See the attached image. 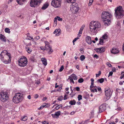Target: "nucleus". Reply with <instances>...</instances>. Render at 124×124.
Masks as SVG:
<instances>
[{"mask_svg": "<svg viewBox=\"0 0 124 124\" xmlns=\"http://www.w3.org/2000/svg\"><path fill=\"white\" fill-rule=\"evenodd\" d=\"M89 30L93 35H96L99 29L100 28L101 25L100 23L97 21H92L90 23Z\"/></svg>", "mask_w": 124, "mask_h": 124, "instance_id": "1", "label": "nucleus"}, {"mask_svg": "<svg viewBox=\"0 0 124 124\" xmlns=\"http://www.w3.org/2000/svg\"><path fill=\"white\" fill-rule=\"evenodd\" d=\"M112 16L111 13L108 12H103L101 15V18L105 22L106 25L107 24V25H109L110 24Z\"/></svg>", "mask_w": 124, "mask_h": 124, "instance_id": "2", "label": "nucleus"}, {"mask_svg": "<svg viewBox=\"0 0 124 124\" xmlns=\"http://www.w3.org/2000/svg\"><path fill=\"white\" fill-rule=\"evenodd\" d=\"M115 15L117 19H121L124 16V10L122 6H119L115 9Z\"/></svg>", "mask_w": 124, "mask_h": 124, "instance_id": "3", "label": "nucleus"}, {"mask_svg": "<svg viewBox=\"0 0 124 124\" xmlns=\"http://www.w3.org/2000/svg\"><path fill=\"white\" fill-rule=\"evenodd\" d=\"M23 96V94L21 93H16L13 98V102L16 103H19L22 100Z\"/></svg>", "mask_w": 124, "mask_h": 124, "instance_id": "4", "label": "nucleus"}, {"mask_svg": "<svg viewBox=\"0 0 124 124\" xmlns=\"http://www.w3.org/2000/svg\"><path fill=\"white\" fill-rule=\"evenodd\" d=\"M9 99V95L7 92H0V100L3 102H5Z\"/></svg>", "mask_w": 124, "mask_h": 124, "instance_id": "5", "label": "nucleus"}, {"mask_svg": "<svg viewBox=\"0 0 124 124\" xmlns=\"http://www.w3.org/2000/svg\"><path fill=\"white\" fill-rule=\"evenodd\" d=\"M62 2V0H53L52 1L51 5L55 8H59L61 6Z\"/></svg>", "mask_w": 124, "mask_h": 124, "instance_id": "6", "label": "nucleus"}, {"mask_svg": "<svg viewBox=\"0 0 124 124\" xmlns=\"http://www.w3.org/2000/svg\"><path fill=\"white\" fill-rule=\"evenodd\" d=\"M18 61L19 65L20 66L24 67L27 65V60L25 57H23L20 58Z\"/></svg>", "mask_w": 124, "mask_h": 124, "instance_id": "7", "label": "nucleus"}, {"mask_svg": "<svg viewBox=\"0 0 124 124\" xmlns=\"http://www.w3.org/2000/svg\"><path fill=\"white\" fill-rule=\"evenodd\" d=\"M71 5L70 10L73 13H76L78 12L79 9V8L78 4L74 3Z\"/></svg>", "mask_w": 124, "mask_h": 124, "instance_id": "8", "label": "nucleus"}, {"mask_svg": "<svg viewBox=\"0 0 124 124\" xmlns=\"http://www.w3.org/2000/svg\"><path fill=\"white\" fill-rule=\"evenodd\" d=\"M43 0H31L30 3L31 7H35L36 6L39 5Z\"/></svg>", "mask_w": 124, "mask_h": 124, "instance_id": "9", "label": "nucleus"}, {"mask_svg": "<svg viewBox=\"0 0 124 124\" xmlns=\"http://www.w3.org/2000/svg\"><path fill=\"white\" fill-rule=\"evenodd\" d=\"M105 94L108 99L111 97L112 94V92L110 91V88L108 87H106L105 89Z\"/></svg>", "mask_w": 124, "mask_h": 124, "instance_id": "10", "label": "nucleus"}, {"mask_svg": "<svg viewBox=\"0 0 124 124\" xmlns=\"http://www.w3.org/2000/svg\"><path fill=\"white\" fill-rule=\"evenodd\" d=\"M7 55L9 57V58H10V54L7 52V51L6 50H4L0 54V58L1 59H3L4 56Z\"/></svg>", "mask_w": 124, "mask_h": 124, "instance_id": "11", "label": "nucleus"}, {"mask_svg": "<svg viewBox=\"0 0 124 124\" xmlns=\"http://www.w3.org/2000/svg\"><path fill=\"white\" fill-rule=\"evenodd\" d=\"M45 50L48 52V54H51V53L53 52V50L52 49L51 47L50 46V45H49V46H45Z\"/></svg>", "mask_w": 124, "mask_h": 124, "instance_id": "12", "label": "nucleus"}, {"mask_svg": "<svg viewBox=\"0 0 124 124\" xmlns=\"http://www.w3.org/2000/svg\"><path fill=\"white\" fill-rule=\"evenodd\" d=\"M61 113L60 111H58L55 112L54 114H52L51 115L53 117L57 118L60 115Z\"/></svg>", "mask_w": 124, "mask_h": 124, "instance_id": "13", "label": "nucleus"}, {"mask_svg": "<svg viewBox=\"0 0 124 124\" xmlns=\"http://www.w3.org/2000/svg\"><path fill=\"white\" fill-rule=\"evenodd\" d=\"M106 107L104 104L101 105L99 107V111L100 113H101L104 111L106 109Z\"/></svg>", "mask_w": 124, "mask_h": 124, "instance_id": "14", "label": "nucleus"}, {"mask_svg": "<svg viewBox=\"0 0 124 124\" xmlns=\"http://www.w3.org/2000/svg\"><path fill=\"white\" fill-rule=\"evenodd\" d=\"M86 42L89 44H91L92 43V41L91 37L90 36H87L85 38Z\"/></svg>", "mask_w": 124, "mask_h": 124, "instance_id": "15", "label": "nucleus"}, {"mask_svg": "<svg viewBox=\"0 0 124 124\" xmlns=\"http://www.w3.org/2000/svg\"><path fill=\"white\" fill-rule=\"evenodd\" d=\"M111 52L112 53L115 54L118 53L119 52V51L117 49L113 48L111 50Z\"/></svg>", "mask_w": 124, "mask_h": 124, "instance_id": "16", "label": "nucleus"}, {"mask_svg": "<svg viewBox=\"0 0 124 124\" xmlns=\"http://www.w3.org/2000/svg\"><path fill=\"white\" fill-rule=\"evenodd\" d=\"M41 60L42 61L43 64L45 66H46L47 64V60L46 58H42L41 59Z\"/></svg>", "mask_w": 124, "mask_h": 124, "instance_id": "17", "label": "nucleus"}, {"mask_svg": "<svg viewBox=\"0 0 124 124\" xmlns=\"http://www.w3.org/2000/svg\"><path fill=\"white\" fill-rule=\"evenodd\" d=\"M0 39L5 42H6V38L1 34H0Z\"/></svg>", "mask_w": 124, "mask_h": 124, "instance_id": "18", "label": "nucleus"}, {"mask_svg": "<svg viewBox=\"0 0 124 124\" xmlns=\"http://www.w3.org/2000/svg\"><path fill=\"white\" fill-rule=\"evenodd\" d=\"M49 6V4L47 3H46L44 4L41 8L42 9L45 10Z\"/></svg>", "mask_w": 124, "mask_h": 124, "instance_id": "19", "label": "nucleus"}, {"mask_svg": "<svg viewBox=\"0 0 124 124\" xmlns=\"http://www.w3.org/2000/svg\"><path fill=\"white\" fill-rule=\"evenodd\" d=\"M69 77H70V78H72L74 80H77L78 78L77 77L76 75L74 74H72Z\"/></svg>", "mask_w": 124, "mask_h": 124, "instance_id": "20", "label": "nucleus"}, {"mask_svg": "<svg viewBox=\"0 0 124 124\" xmlns=\"http://www.w3.org/2000/svg\"><path fill=\"white\" fill-rule=\"evenodd\" d=\"M1 60L2 62L5 64H7L8 63L10 62H11V60L10 59V58L9 59L8 61L6 60H4L3 59H1Z\"/></svg>", "mask_w": 124, "mask_h": 124, "instance_id": "21", "label": "nucleus"}, {"mask_svg": "<svg viewBox=\"0 0 124 124\" xmlns=\"http://www.w3.org/2000/svg\"><path fill=\"white\" fill-rule=\"evenodd\" d=\"M97 87L96 86H94V87L92 89H91V92H92L94 93L95 92H97Z\"/></svg>", "mask_w": 124, "mask_h": 124, "instance_id": "22", "label": "nucleus"}, {"mask_svg": "<svg viewBox=\"0 0 124 124\" xmlns=\"http://www.w3.org/2000/svg\"><path fill=\"white\" fill-rule=\"evenodd\" d=\"M108 37V35L106 33H105L104 34V35L102 36V37H101V39H102L104 40L106 39H107Z\"/></svg>", "mask_w": 124, "mask_h": 124, "instance_id": "23", "label": "nucleus"}, {"mask_svg": "<svg viewBox=\"0 0 124 124\" xmlns=\"http://www.w3.org/2000/svg\"><path fill=\"white\" fill-rule=\"evenodd\" d=\"M26 0H16L17 3L19 4H23V2L25 1Z\"/></svg>", "mask_w": 124, "mask_h": 124, "instance_id": "24", "label": "nucleus"}, {"mask_svg": "<svg viewBox=\"0 0 124 124\" xmlns=\"http://www.w3.org/2000/svg\"><path fill=\"white\" fill-rule=\"evenodd\" d=\"M76 102L74 100L70 101L69 102L70 104L71 105H74L75 104Z\"/></svg>", "mask_w": 124, "mask_h": 124, "instance_id": "25", "label": "nucleus"}, {"mask_svg": "<svg viewBox=\"0 0 124 124\" xmlns=\"http://www.w3.org/2000/svg\"><path fill=\"white\" fill-rule=\"evenodd\" d=\"M5 31L7 33H10V29L8 28H5Z\"/></svg>", "mask_w": 124, "mask_h": 124, "instance_id": "26", "label": "nucleus"}, {"mask_svg": "<svg viewBox=\"0 0 124 124\" xmlns=\"http://www.w3.org/2000/svg\"><path fill=\"white\" fill-rule=\"evenodd\" d=\"M44 106V107L47 108L49 107L50 106V104L47 103L43 104Z\"/></svg>", "mask_w": 124, "mask_h": 124, "instance_id": "27", "label": "nucleus"}, {"mask_svg": "<svg viewBox=\"0 0 124 124\" xmlns=\"http://www.w3.org/2000/svg\"><path fill=\"white\" fill-rule=\"evenodd\" d=\"M68 3H73L75 2L76 0H65Z\"/></svg>", "mask_w": 124, "mask_h": 124, "instance_id": "28", "label": "nucleus"}, {"mask_svg": "<svg viewBox=\"0 0 124 124\" xmlns=\"http://www.w3.org/2000/svg\"><path fill=\"white\" fill-rule=\"evenodd\" d=\"M28 119L27 117L26 116H24L21 119V120L23 121H25L26 120Z\"/></svg>", "mask_w": 124, "mask_h": 124, "instance_id": "29", "label": "nucleus"}, {"mask_svg": "<svg viewBox=\"0 0 124 124\" xmlns=\"http://www.w3.org/2000/svg\"><path fill=\"white\" fill-rule=\"evenodd\" d=\"M100 48L101 50L100 52L101 53H102L105 51V48L104 47H102Z\"/></svg>", "mask_w": 124, "mask_h": 124, "instance_id": "30", "label": "nucleus"}, {"mask_svg": "<svg viewBox=\"0 0 124 124\" xmlns=\"http://www.w3.org/2000/svg\"><path fill=\"white\" fill-rule=\"evenodd\" d=\"M26 50L27 52L28 53H30L31 51V50L30 49L29 47H27L26 48Z\"/></svg>", "mask_w": 124, "mask_h": 124, "instance_id": "31", "label": "nucleus"}, {"mask_svg": "<svg viewBox=\"0 0 124 124\" xmlns=\"http://www.w3.org/2000/svg\"><path fill=\"white\" fill-rule=\"evenodd\" d=\"M104 79L102 78L99 79L98 80V82H99L100 83H102L104 82Z\"/></svg>", "mask_w": 124, "mask_h": 124, "instance_id": "32", "label": "nucleus"}, {"mask_svg": "<svg viewBox=\"0 0 124 124\" xmlns=\"http://www.w3.org/2000/svg\"><path fill=\"white\" fill-rule=\"evenodd\" d=\"M104 40L102 39H101V38H100V41L99 44L101 45H102L104 43Z\"/></svg>", "mask_w": 124, "mask_h": 124, "instance_id": "33", "label": "nucleus"}, {"mask_svg": "<svg viewBox=\"0 0 124 124\" xmlns=\"http://www.w3.org/2000/svg\"><path fill=\"white\" fill-rule=\"evenodd\" d=\"M62 105L60 104L59 105H58L55 108V109L56 110L59 109L60 107H62Z\"/></svg>", "mask_w": 124, "mask_h": 124, "instance_id": "34", "label": "nucleus"}, {"mask_svg": "<svg viewBox=\"0 0 124 124\" xmlns=\"http://www.w3.org/2000/svg\"><path fill=\"white\" fill-rule=\"evenodd\" d=\"M80 60L81 61H83L85 58V56L83 55H81L80 56Z\"/></svg>", "mask_w": 124, "mask_h": 124, "instance_id": "35", "label": "nucleus"}, {"mask_svg": "<svg viewBox=\"0 0 124 124\" xmlns=\"http://www.w3.org/2000/svg\"><path fill=\"white\" fill-rule=\"evenodd\" d=\"M68 79H70V82L72 83L73 84L74 83V82L73 80V79L72 78H70V77H69Z\"/></svg>", "mask_w": 124, "mask_h": 124, "instance_id": "36", "label": "nucleus"}, {"mask_svg": "<svg viewBox=\"0 0 124 124\" xmlns=\"http://www.w3.org/2000/svg\"><path fill=\"white\" fill-rule=\"evenodd\" d=\"M63 99V97L62 96H60L58 97L57 100L60 101H61Z\"/></svg>", "mask_w": 124, "mask_h": 124, "instance_id": "37", "label": "nucleus"}, {"mask_svg": "<svg viewBox=\"0 0 124 124\" xmlns=\"http://www.w3.org/2000/svg\"><path fill=\"white\" fill-rule=\"evenodd\" d=\"M78 101L81 100L82 99V96L81 95H79L78 96Z\"/></svg>", "mask_w": 124, "mask_h": 124, "instance_id": "38", "label": "nucleus"}, {"mask_svg": "<svg viewBox=\"0 0 124 124\" xmlns=\"http://www.w3.org/2000/svg\"><path fill=\"white\" fill-rule=\"evenodd\" d=\"M84 81V80L82 78H80L79 79L78 81V83H81L83 82Z\"/></svg>", "mask_w": 124, "mask_h": 124, "instance_id": "39", "label": "nucleus"}, {"mask_svg": "<svg viewBox=\"0 0 124 124\" xmlns=\"http://www.w3.org/2000/svg\"><path fill=\"white\" fill-rule=\"evenodd\" d=\"M27 39H29V40H31V39H32V41H33L34 40L33 38V37H31L30 36H27Z\"/></svg>", "mask_w": 124, "mask_h": 124, "instance_id": "40", "label": "nucleus"}, {"mask_svg": "<svg viewBox=\"0 0 124 124\" xmlns=\"http://www.w3.org/2000/svg\"><path fill=\"white\" fill-rule=\"evenodd\" d=\"M64 69V67H63V66L62 65L61 67L60 68V69L59 71L60 72H61Z\"/></svg>", "mask_w": 124, "mask_h": 124, "instance_id": "41", "label": "nucleus"}, {"mask_svg": "<svg viewBox=\"0 0 124 124\" xmlns=\"http://www.w3.org/2000/svg\"><path fill=\"white\" fill-rule=\"evenodd\" d=\"M101 72L100 71H99L98 72V74H96V77H98L100 76V75L101 74Z\"/></svg>", "mask_w": 124, "mask_h": 124, "instance_id": "42", "label": "nucleus"}, {"mask_svg": "<svg viewBox=\"0 0 124 124\" xmlns=\"http://www.w3.org/2000/svg\"><path fill=\"white\" fill-rule=\"evenodd\" d=\"M95 50H96V52H97L98 53H101L100 52L101 50H100V48L96 49Z\"/></svg>", "mask_w": 124, "mask_h": 124, "instance_id": "43", "label": "nucleus"}, {"mask_svg": "<svg viewBox=\"0 0 124 124\" xmlns=\"http://www.w3.org/2000/svg\"><path fill=\"white\" fill-rule=\"evenodd\" d=\"M45 46H49V42H48L47 41H45Z\"/></svg>", "mask_w": 124, "mask_h": 124, "instance_id": "44", "label": "nucleus"}, {"mask_svg": "<svg viewBox=\"0 0 124 124\" xmlns=\"http://www.w3.org/2000/svg\"><path fill=\"white\" fill-rule=\"evenodd\" d=\"M82 33V31H80L79 30L78 33V36L79 37H80L81 36V35L80 34H81Z\"/></svg>", "mask_w": 124, "mask_h": 124, "instance_id": "45", "label": "nucleus"}, {"mask_svg": "<svg viewBox=\"0 0 124 124\" xmlns=\"http://www.w3.org/2000/svg\"><path fill=\"white\" fill-rule=\"evenodd\" d=\"M78 37L75 38L73 41V42L74 45H75L74 42H75L76 40H77L78 39Z\"/></svg>", "mask_w": 124, "mask_h": 124, "instance_id": "46", "label": "nucleus"}, {"mask_svg": "<svg viewBox=\"0 0 124 124\" xmlns=\"http://www.w3.org/2000/svg\"><path fill=\"white\" fill-rule=\"evenodd\" d=\"M44 105L43 104V105H41L40 107L39 108H38V109L39 110H40L41 109H42L44 108Z\"/></svg>", "mask_w": 124, "mask_h": 124, "instance_id": "47", "label": "nucleus"}, {"mask_svg": "<svg viewBox=\"0 0 124 124\" xmlns=\"http://www.w3.org/2000/svg\"><path fill=\"white\" fill-rule=\"evenodd\" d=\"M40 39V37L39 36H37L35 37L34 38V39L36 40H37L38 39Z\"/></svg>", "mask_w": 124, "mask_h": 124, "instance_id": "48", "label": "nucleus"}, {"mask_svg": "<svg viewBox=\"0 0 124 124\" xmlns=\"http://www.w3.org/2000/svg\"><path fill=\"white\" fill-rule=\"evenodd\" d=\"M93 0H90L89 3L88 4V5L89 6L91 5L92 4Z\"/></svg>", "mask_w": 124, "mask_h": 124, "instance_id": "49", "label": "nucleus"}, {"mask_svg": "<svg viewBox=\"0 0 124 124\" xmlns=\"http://www.w3.org/2000/svg\"><path fill=\"white\" fill-rule=\"evenodd\" d=\"M61 34V31H58L57 33L55 35L56 36H59Z\"/></svg>", "mask_w": 124, "mask_h": 124, "instance_id": "50", "label": "nucleus"}, {"mask_svg": "<svg viewBox=\"0 0 124 124\" xmlns=\"http://www.w3.org/2000/svg\"><path fill=\"white\" fill-rule=\"evenodd\" d=\"M42 124H48V123L46 121H44L42 122Z\"/></svg>", "mask_w": 124, "mask_h": 124, "instance_id": "51", "label": "nucleus"}, {"mask_svg": "<svg viewBox=\"0 0 124 124\" xmlns=\"http://www.w3.org/2000/svg\"><path fill=\"white\" fill-rule=\"evenodd\" d=\"M91 84H92V85H93L94 84L93 81H94V79L93 78H91Z\"/></svg>", "mask_w": 124, "mask_h": 124, "instance_id": "52", "label": "nucleus"}, {"mask_svg": "<svg viewBox=\"0 0 124 124\" xmlns=\"http://www.w3.org/2000/svg\"><path fill=\"white\" fill-rule=\"evenodd\" d=\"M93 57L94 58H95L96 59H97L98 58L99 56L97 54H95L94 55Z\"/></svg>", "mask_w": 124, "mask_h": 124, "instance_id": "53", "label": "nucleus"}, {"mask_svg": "<svg viewBox=\"0 0 124 124\" xmlns=\"http://www.w3.org/2000/svg\"><path fill=\"white\" fill-rule=\"evenodd\" d=\"M84 26L82 25L80 28V30L82 31L84 29Z\"/></svg>", "mask_w": 124, "mask_h": 124, "instance_id": "54", "label": "nucleus"}, {"mask_svg": "<svg viewBox=\"0 0 124 124\" xmlns=\"http://www.w3.org/2000/svg\"><path fill=\"white\" fill-rule=\"evenodd\" d=\"M84 26L82 25L80 28V30L82 31L84 29Z\"/></svg>", "mask_w": 124, "mask_h": 124, "instance_id": "55", "label": "nucleus"}, {"mask_svg": "<svg viewBox=\"0 0 124 124\" xmlns=\"http://www.w3.org/2000/svg\"><path fill=\"white\" fill-rule=\"evenodd\" d=\"M57 17H58L57 20L58 21H62V19L60 18V17H59L58 16H57Z\"/></svg>", "mask_w": 124, "mask_h": 124, "instance_id": "56", "label": "nucleus"}, {"mask_svg": "<svg viewBox=\"0 0 124 124\" xmlns=\"http://www.w3.org/2000/svg\"><path fill=\"white\" fill-rule=\"evenodd\" d=\"M76 89L77 91H79L80 90L79 87H77L76 88Z\"/></svg>", "mask_w": 124, "mask_h": 124, "instance_id": "57", "label": "nucleus"}, {"mask_svg": "<svg viewBox=\"0 0 124 124\" xmlns=\"http://www.w3.org/2000/svg\"><path fill=\"white\" fill-rule=\"evenodd\" d=\"M107 65L109 67H111V65L109 63H107Z\"/></svg>", "mask_w": 124, "mask_h": 124, "instance_id": "58", "label": "nucleus"}, {"mask_svg": "<svg viewBox=\"0 0 124 124\" xmlns=\"http://www.w3.org/2000/svg\"><path fill=\"white\" fill-rule=\"evenodd\" d=\"M75 111H72L70 113V114L71 115H73L75 114Z\"/></svg>", "mask_w": 124, "mask_h": 124, "instance_id": "59", "label": "nucleus"}, {"mask_svg": "<svg viewBox=\"0 0 124 124\" xmlns=\"http://www.w3.org/2000/svg\"><path fill=\"white\" fill-rule=\"evenodd\" d=\"M113 74V72L112 71H110L109 72V76H111Z\"/></svg>", "mask_w": 124, "mask_h": 124, "instance_id": "60", "label": "nucleus"}, {"mask_svg": "<svg viewBox=\"0 0 124 124\" xmlns=\"http://www.w3.org/2000/svg\"><path fill=\"white\" fill-rule=\"evenodd\" d=\"M112 70L114 72H115L116 71V69L114 67L112 68Z\"/></svg>", "mask_w": 124, "mask_h": 124, "instance_id": "61", "label": "nucleus"}, {"mask_svg": "<svg viewBox=\"0 0 124 124\" xmlns=\"http://www.w3.org/2000/svg\"><path fill=\"white\" fill-rule=\"evenodd\" d=\"M39 97V95L38 94H36L34 96V98L35 99H36L38 98Z\"/></svg>", "mask_w": 124, "mask_h": 124, "instance_id": "62", "label": "nucleus"}, {"mask_svg": "<svg viewBox=\"0 0 124 124\" xmlns=\"http://www.w3.org/2000/svg\"><path fill=\"white\" fill-rule=\"evenodd\" d=\"M98 90V91H101V88L99 87H98V88H97Z\"/></svg>", "mask_w": 124, "mask_h": 124, "instance_id": "63", "label": "nucleus"}, {"mask_svg": "<svg viewBox=\"0 0 124 124\" xmlns=\"http://www.w3.org/2000/svg\"><path fill=\"white\" fill-rule=\"evenodd\" d=\"M76 122L75 120H73L72 121V123L73 124H76Z\"/></svg>", "mask_w": 124, "mask_h": 124, "instance_id": "64", "label": "nucleus"}]
</instances>
